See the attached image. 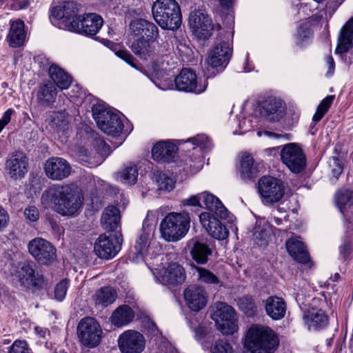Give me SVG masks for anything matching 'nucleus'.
<instances>
[{"label":"nucleus","mask_w":353,"mask_h":353,"mask_svg":"<svg viewBox=\"0 0 353 353\" xmlns=\"http://www.w3.org/2000/svg\"><path fill=\"white\" fill-rule=\"evenodd\" d=\"M83 201L82 193L74 184L57 186L53 190L52 201L60 214H74L82 206Z\"/></svg>","instance_id":"f257e3e1"},{"label":"nucleus","mask_w":353,"mask_h":353,"mask_svg":"<svg viewBox=\"0 0 353 353\" xmlns=\"http://www.w3.org/2000/svg\"><path fill=\"white\" fill-rule=\"evenodd\" d=\"M279 344V339L274 331L261 325H252L245 339V346L256 350L257 353H274Z\"/></svg>","instance_id":"f03ea898"},{"label":"nucleus","mask_w":353,"mask_h":353,"mask_svg":"<svg viewBox=\"0 0 353 353\" xmlns=\"http://www.w3.org/2000/svg\"><path fill=\"white\" fill-rule=\"evenodd\" d=\"M155 21L164 30H176L181 25V8L176 0H157L152 6Z\"/></svg>","instance_id":"7ed1b4c3"},{"label":"nucleus","mask_w":353,"mask_h":353,"mask_svg":"<svg viewBox=\"0 0 353 353\" xmlns=\"http://www.w3.org/2000/svg\"><path fill=\"white\" fill-rule=\"evenodd\" d=\"M92 112L98 127L104 133L114 137L121 133L123 123L120 115L108 108L103 102L97 100L92 106Z\"/></svg>","instance_id":"20e7f679"},{"label":"nucleus","mask_w":353,"mask_h":353,"mask_svg":"<svg viewBox=\"0 0 353 353\" xmlns=\"http://www.w3.org/2000/svg\"><path fill=\"white\" fill-rule=\"evenodd\" d=\"M188 213H168L160 224L162 237L167 241L175 242L182 239L190 228Z\"/></svg>","instance_id":"39448f33"},{"label":"nucleus","mask_w":353,"mask_h":353,"mask_svg":"<svg viewBox=\"0 0 353 353\" xmlns=\"http://www.w3.org/2000/svg\"><path fill=\"white\" fill-rule=\"evenodd\" d=\"M156 40L145 39V38L134 39L130 48L141 60L148 61L158 66H163L167 54Z\"/></svg>","instance_id":"423d86ee"},{"label":"nucleus","mask_w":353,"mask_h":353,"mask_svg":"<svg viewBox=\"0 0 353 353\" xmlns=\"http://www.w3.org/2000/svg\"><path fill=\"white\" fill-rule=\"evenodd\" d=\"M103 331L98 321L93 317L81 319L77 325V335L80 343L89 348L98 346Z\"/></svg>","instance_id":"0eeeda50"},{"label":"nucleus","mask_w":353,"mask_h":353,"mask_svg":"<svg viewBox=\"0 0 353 353\" xmlns=\"http://www.w3.org/2000/svg\"><path fill=\"white\" fill-rule=\"evenodd\" d=\"M211 317L223 334H233L238 330L235 310L225 303L214 304Z\"/></svg>","instance_id":"6e6552de"},{"label":"nucleus","mask_w":353,"mask_h":353,"mask_svg":"<svg viewBox=\"0 0 353 353\" xmlns=\"http://www.w3.org/2000/svg\"><path fill=\"white\" fill-rule=\"evenodd\" d=\"M17 274L21 285L28 289L40 290L48 285V281L37 271V265L33 261L21 263Z\"/></svg>","instance_id":"1a4fd4ad"},{"label":"nucleus","mask_w":353,"mask_h":353,"mask_svg":"<svg viewBox=\"0 0 353 353\" xmlns=\"http://www.w3.org/2000/svg\"><path fill=\"white\" fill-rule=\"evenodd\" d=\"M280 156L283 164L294 174L301 172L306 168V156L296 143L285 144L281 150Z\"/></svg>","instance_id":"9d476101"},{"label":"nucleus","mask_w":353,"mask_h":353,"mask_svg":"<svg viewBox=\"0 0 353 353\" xmlns=\"http://www.w3.org/2000/svg\"><path fill=\"white\" fill-rule=\"evenodd\" d=\"M257 108L261 117L271 122L284 118L287 110L285 103L275 96H268L259 100Z\"/></svg>","instance_id":"9b49d317"},{"label":"nucleus","mask_w":353,"mask_h":353,"mask_svg":"<svg viewBox=\"0 0 353 353\" xmlns=\"http://www.w3.org/2000/svg\"><path fill=\"white\" fill-rule=\"evenodd\" d=\"M232 54V49L228 42L222 41L216 45L208 54L206 63L208 71L210 69L212 76L222 72L228 64Z\"/></svg>","instance_id":"f8f14e48"},{"label":"nucleus","mask_w":353,"mask_h":353,"mask_svg":"<svg viewBox=\"0 0 353 353\" xmlns=\"http://www.w3.org/2000/svg\"><path fill=\"white\" fill-rule=\"evenodd\" d=\"M28 249L31 256L40 264L48 265L56 260V248L44 239H33L28 243Z\"/></svg>","instance_id":"ddd939ff"},{"label":"nucleus","mask_w":353,"mask_h":353,"mask_svg":"<svg viewBox=\"0 0 353 353\" xmlns=\"http://www.w3.org/2000/svg\"><path fill=\"white\" fill-rule=\"evenodd\" d=\"M103 24V18L96 13H88L79 16L68 26L71 31L87 37L95 36Z\"/></svg>","instance_id":"4468645a"},{"label":"nucleus","mask_w":353,"mask_h":353,"mask_svg":"<svg viewBox=\"0 0 353 353\" xmlns=\"http://www.w3.org/2000/svg\"><path fill=\"white\" fill-rule=\"evenodd\" d=\"M176 89L185 92L201 94L208 86V83L199 82L196 74L190 68H183L174 79Z\"/></svg>","instance_id":"2eb2a0df"},{"label":"nucleus","mask_w":353,"mask_h":353,"mask_svg":"<svg viewBox=\"0 0 353 353\" xmlns=\"http://www.w3.org/2000/svg\"><path fill=\"white\" fill-rule=\"evenodd\" d=\"M259 192L263 202L272 204L279 201L284 195V187L279 179L272 176H263L259 181Z\"/></svg>","instance_id":"dca6fc26"},{"label":"nucleus","mask_w":353,"mask_h":353,"mask_svg":"<svg viewBox=\"0 0 353 353\" xmlns=\"http://www.w3.org/2000/svg\"><path fill=\"white\" fill-rule=\"evenodd\" d=\"M121 242L122 235L121 233L110 234L108 236L103 234L97 239L94 250L99 257L109 259L119 252Z\"/></svg>","instance_id":"f3484780"},{"label":"nucleus","mask_w":353,"mask_h":353,"mask_svg":"<svg viewBox=\"0 0 353 353\" xmlns=\"http://www.w3.org/2000/svg\"><path fill=\"white\" fill-rule=\"evenodd\" d=\"M188 23L194 34L200 39H208L212 34L214 26L212 19L200 10L190 12Z\"/></svg>","instance_id":"a211bd4d"},{"label":"nucleus","mask_w":353,"mask_h":353,"mask_svg":"<svg viewBox=\"0 0 353 353\" xmlns=\"http://www.w3.org/2000/svg\"><path fill=\"white\" fill-rule=\"evenodd\" d=\"M145 345L143 335L132 330L125 331L118 339V345L121 353H141Z\"/></svg>","instance_id":"6ab92c4d"},{"label":"nucleus","mask_w":353,"mask_h":353,"mask_svg":"<svg viewBox=\"0 0 353 353\" xmlns=\"http://www.w3.org/2000/svg\"><path fill=\"white\" fill-rule=\"evenodd\" d=\"M46 176L53 181H61L68 177L72 171L70 163L61 157L48 159L44 166Z\"/></svg>","instance_id":"aec40b11"},{"label":"nucleus","mask_w":353,"mask_h":353,"mask_svg":"<svg viewBox=\"0 0 353 353\" xmlns=\"http://www.w3.org/2000/svg\"><path fill=\"white\" fill-rule=\"evenodd\" d=\"M28 161L23 152H15L6 161V169L14 179L23 178L28 172Z\"/></svg>","instance_id":"412c9836"},{"label":"nucleus","mask_w":353,"mask_h":353,"mask_svg":"<svg viewBox=\"0 0 353 353\" xmlns=\"http://www.w3.org/2000/svg\"><path fill=\"white\" fill-rule=\"evenodd\" d=\"M157 278L163 285H178L185 281L186 273L182 265L171 263L166 268L159 271Z\"/></svg>","instance_id":"4be33fe9"},{"label":"nucleus","mask_w":353,"mask_h":353,"mask_svg":"<svg viewBox=\"0 0 353 353\" xmlns=\"http://www.w3.org/2000/svg\"><path fill=\"white\" fill-rule=\"evenodd\" d=\"M199 220L203 227L213 238L223 240L228 236L226 227L214 215L210 212H202L199 215Z\"/></svg>","instance_id":"5701e85b"},{"label":"nucleus","mask_w":353,"mask_h":353,"mask_svg":"<svg viewBox=\"0 0 353 353\" xmlns=\"http://www.w3.org/2000/svg\"><path fill=\"white\" fill-rule=\"evenodd\" d=\"M185 301L193 311H199L203 308L208 301V295L205 288L201 285H193L184 290Z\"/></svg>","instance_id":"b1692460"},{"label":"nucleus","mask_w":353,"mask_h":353,"mask_svg":"<svg viewBox=\"0 0 353 353\" xmlns=\"http://www.w3.org/2000/svg\"><path fill=\"white\" fill-rule=\"evenodd\" d=\"M130 29L134 39H157L159 37V29L152 22L143 19H137L130 24Z\"/></svg>","instance_id":"393cba45"},{"label":"nucleus","mask_w":353,"mask_h":353,"mask_svg":"<svg viewBox=\"0 0 353 353\" xmlns=\"http://www.w3.org/2000/svg\"><path fill=\"white\" fill-rule=\"evenodd\" d=\"M303 319L310 330H320L329 323L328 316L322 309L312 308L304 312Z\"/></svg>","instance_id":"a878e982"},{"label":"nucleus","mask_w":353,"mask_h":353,"mask_svg":"<svg viewBox=\"0 0 353 353\" xmlns=\"http://www.w3.org/2000/svg\"><path fill=\"white\" fill-rule=\"evenodd\" d=\"M177 150L178 148L175 144L161 141L153 146L152 157L157 162L170 163L173 161Z\"/></svg>","instance_id":"bb28decb"},{"label":"nucleus","mask_w":353,"mask_h":353,"mask_svg":"<svg viewBox=\"0 0 353 353\" xmlns=\"http://www.w3.org/2000/svg\"><path fill=\"white\" fill-rule=\"evenodd\" d=\"M285 247L289 255L296 261L305 264L310 261L309 253L299 236H291L286 241Z\"/></svg>","instance_id":"cd10ccee"},{"label":"nucleus","mask_w":353,"mask_h":353,"mask_svg":"<svg viewBox=\"0 0 353 353\" xmlns=\"http://www.w3.org/2000/svg\"><path fill=\"white\" fill-rule=\"evenodd\" d=\"M79 5L73 1H68L63 3V5L53 7L51 11V16L57 19H63L70 25V22L79 18Z\"/></svg>","instance_id":"c85d7f7f"},{"label":"nucleus","mask_w":353,"mask_h":353,"mask_svg":"<svg viewBox=\"0 0 353 353\" xmlns=\"http://www.w3.org/2000/svg\"><path fill=\"white\" fill-rule=\"evenodd\" d=\"M238 171L243 181H250L257 177L258 167L251 154L248 153L242 154Z\"/></svg>","instance_id":"c756f323"},{"label":"nucleus","mask_w":353,"mask_h":353,"mask_svg":"<svg viewBox=\"0 0 353 353\" xmlns=\"http://www.w3.org/2000/svg\"><path fill=\"white\" fill-rule=\"evenodd\" d=\"M352 47L353 18H351L345 23L340 31L336 52L345 53L347 52Z\"/></svg>","instance_id":"7c9ffc66"},{"label":"nucleus","mask_w":353,"mask_h":353,"mask_svg":"<svg viewBox=\"0 0 353 353\" xmlns=\"http://www.w3.org/2000/svg\"><path fill=\"white\" fill-rule=\"evenodd\" d=\"M26 37L24 22L21 20L12 21L7 36L9 46L12 48H18L23 45Z\"/></svg>","instance_id":"2f4dec72"},{"label":"nucleus","mask_w":353,"mask_h":353,"mask_svg":"<svg viewBox=\"0 0 353 353\" xmlns=\"http://www.w3.org/2000/svg\"><path fill=\"white\" fill-rule=\"evenodd\" d=\"M265 308L270 317L274 320H279L285 314L286 304L283 299L272 296L268 297L265 301Z\"/></svg>","instance_id":"473e14b6"},{"label":"nucleus","mask_w":353,"mask_h":353,"mask_svg":"<svg viewBox=\"0 0 353 353\" xmlns=\"http://www.w3.org/2000/svg\"><path fill=\"white\" fill-rule=\"evenodd\" d=\"M201 198L207 209L216 214L221 219H226L228 217V210L216 196L205 192L201 193Z\"/></svg>","instance_id":"72a5a7b5"},{"label":"nucleus","mask_w":353,"mask_h":353,"mask_svg":"<svg viewBox=\"0 0 353 353\" xmlns=\"http://www.w3.org/2000/svg\"><path fill=\"white\" fill-rule=\"evenodd\" d=\"M190 248V254L192 259L199 264H205L208 257L212 254V250L208 245L192 239L188 244Z\"/></svg>","instance_id":"f704fd0d"},{"label":"nucleus","mask_w":353,"mask_h":353,"mask_svg":"<svg viewBox=\"0 0 353 353\" xmlns=\"http://www.w3.org/2000/svg\"><path fill=\"white\" fill-rule=\"evenodd\" d=\"M120 218L119 210L114 206H109L103 211L101 222L105 230L112 232L119 226Z\"/></svg>","instance_id":"c9c22d12"},{"label":"nucleus","mask_w":353,"mask_h":353,"mask_svg":"<svg viewBox=\"0 0 353 353\" xmlns=\"http://www.w3.org/2000/svg\"><path fill=\"white\" fill-rule=\"evenodd\" d=\"M134 317L132 309L127 305L117 307L111 316L112 323L119 327L128 325Z\"/></svg>","instance_id":"e433bc0d"},{"label":"nucleus","mask_w":353,"mask_h":353,"mask_svg":"<svg viewBox=\"0 0 353 353\" xmlns=\"http://www.w3.org/2000/svg\"><path fill=\"white\" fill-rule=\"evenodd\" d=\"M49 75L54 84L62 90L68 88L72 83L70 75L55 64L50 65Z\"/></svg>","instance_id":"4c0bfd02"},{"label":"nucleus","mask_w":353,"mask_h":353,"mask_svg":"<svg viewBox=\"0 0 353 353\" xmlns=\"http://www.w3.org/2000/svg\"><path fill=\"white\" fill-rule=\"evenodd\" d=\"M117 296V292L110 287L101 288L93 295L95 305L107 307L111 305Z\"/></svg>","instance_id":"58836bf2"},{"label":"nucleus","mask_w":353,"mask_h":353,"mask_svg":"<svg viewBox=\"0 0 353 353\" xmlns=\"http://www.w3.org/2000/svg\"><path fill=\"white\" fill-rule=\"evenodd\" d=\"M152 234V227L151 225H146V223L144 221L142 232L137 240L134 246L135 250L139 254L143 255L147 252Z\"/></svg>","instance_id":"ea45409f"},{"label":"nucleus","mask_w":353,"mask_h":353,"mask_svg":"<svg viewBox=\"0 0 353 353\" xmlns=\"http://www.w3.org/2000/svg\"><path fill=\"white\" fill-rule=\"evenodd\" d=\"M335 201L340 212L345 216V211L353 205V192L347 189L339 190Z\"/></svg>","instance_id":"a19ab883"},{"label":"nucleus","mask_w":353,"mask_h":353,"mask_svg":"<svg viewBox=\"0 0 353 353\" xmlns=\"http://www.w3.org/2000/svg\"><path fill=\"white\" fill-rule=\"evenodd\" d=\"M153 180L155 181L157 190L159 192H170L175 185V181L172 177L159 171L154 172Z\"/></svg>","instance_id":"79ce46f5"},{"label":"nucleus","mask_w":353,"mask_h":353,"mask_svg":"<svg viewBox=\"0 0 353 353\" xmlns=\"http://www.w3.org/2000/svg\"><path fill=\"white\" fill-rule=\"evenodd\" d=\"M57 96V90L52 84H44L41 86L37 97L40 102L45 105H48L54 101Z\"/></svg>","instance_id":"37998d69"},{"label":"nucleus","mask_w":353,"mask_h":353,"mask_svg":"<svg viewBox=\"0 0 353 353\" xmlns=\"http://www.w3.org/2000/svg\"><path fill=\"white\" fill-rule=\"evenodd\" d=\"M69 115L65 111L54 112L50 116V125L57 131H65L69 123Z\"/></svg>","instance_id":"c03bdc74"},{"label":"nucleus","mask_w":353,"mask_h":353,"mask_svg":"<svg viewBox=\"0 0 353 353\" xmlns=\"http://www.w3.org/2000/svg\"><path fill=\"white\" fill-rule=\"evenodd\" d=\"M194 268L199 282L208 285H217L220 283L219 279L208 269L196 265Z\"/></svg>","instance_id":"a18cd8bd"},{"label":"nucleus","mask_w":353,"mask_h":353,"mask_svg":"<svg viewBox=\"0 0 353 353\" xmlns=\"http://www.w3.org/2000/svg\"><path fill=\"white\" fill-rule=\"evenodd\" d=\"M239 308L248 317L254 316L257 313V307L253 298L250 296H244L239 299Z\"/></svg>","instance_id":"49530a36"},{"label":"nucleus","mask_w":353,"mask_h":353,"mask_svg":"<svg viewBox=\"0 0 353 353\" xmlns=\"http://www.w3.org/2000/svg\"><path fill=\"white\" fill-rule=\"evenodd\" d=\"M121 181L126 184H134L138 176V169L135 165L130 164L118 173Z\"/></svg>","instance_id":"de8ad7c7"},{"label":"nucleus","mask_w":353,"mask_h":353,"mask_svg":"<svg viewBox=\"0 0 353 353\" xmlns=\"http://www.w3.org/2000/svg\"><path fill=\"white\" fill-rule=\"evenodd\" d=\"M210 353H234V350L226 339H219L213 341L210 347Z\"/></svg>","instance_id":"09e8293b"},{"label":"nucleus","mask_w":353,"mask_h":353,"mask_svg":"<svg viewBox=\"0 0 353 353\" xmlns=\"http://www.w3.org/2000/svg\"><path fill=\"white\" fill-rule=\"evenodd\" d=\"M334 99V95H329L323 99L317 107L316 111L313 116L312 120L318 122L321 120L323 116L327 113Z\"/></svg>","instance_id":"8fccbe9b"},{"label":"nucleus","mask_w":353,"mask_h":353,"mask_svg":"<svg viewBox=\"0 0 353 353\" xmlns=\"http://www.w3.org/2000/svg\"><path fill=\"white\" fill-rule=\"evenodd\" d=\"M188 141L192 142V145H194L193 147L194 150L199 148L201 150L208 152L212 148L211 141L205 134H198L196 137L188 139Z\"/></svg>","instance_id":"3c124183"},{"label":"nucleus","mask_w":353,"mask_h":353,"mask_svg":"<svg viewBox=\"0 0 353 353\" xmlns=\"http://www.w3.org/2000/svg\"><path fill=\"white\" fill-rule=\"evenodd\" d=\"M70 281L67 279L60 281L54 288V299L58 301H62L66 295L69 288Z\"/></svg>","instance_id":"603ef678"},{"label":"nucleus","mask_w":353,"mask_h":353,"mask_svg":"<svg viewBox=\"0 0 353 353\" xmlns=\"http://www.w3.org/2000/svg\"><path fill=\"white\" fill-rule=\"evenodd\" d=\"M8 353H30V349L25 340H16L9 348Z\"/></svg>","instance_id":"864d4df0"},{"label":"nucleus","mask_w":353,"mask_h":353,"mask_svg":"<svg viewBox=\"0 0 353 353\" xmlns=\"http://www.w3.org/2000/svg\"><path fill=\"white\" fill-rule=\"evenodd\" d=\"M339 259L341 261H346L350 259L352 252V243L349 240H344L339 248Z\"/></svg>","instance_id":"5fc2aeb1"},{"label":"nucleus","mask_w":353,"mask_h":353,"mask_svg":"<svg viewBox=\"0 0 353 353\" xmlns=\"http://www.w3.org/2000/svg\"><path fill=\"white\" fill-rule=\"evenodd\" d=\"M115 54L120 58L121 59L125 61L127 63L130 65L132 67L134 68L135 69H138L137 65L134 63L136 61V59L134 57V56L127 50H116Z\"/></svg>","instance_id":"6e6d98bb"},{"label":"nucleus","mask_w":353,"mask_h":353,"mask_svg":"<svg viewBox=\"0 0 353 353\" xmlns=\"http://www.w3.org/2000/svg\"><path fill=\"white\" fill-rule=\"evenodd\" d=\"M23 214L26 219L30 221L35 222L39 218V212L38 209L34 206H28L24 210Z\"/></svg>","instance_id":"4d7b16f0"},{"label":"nucleus","mask_w":353,"mask_h":353,"mask_svg":"<svg viewBox=\"0 0 353 353\" xmlns=\"http://www.w3.org/2000/svg\"><path fill=\"white\" fill-rule=\"evenodd\" d=\"M203 165V159L200 155L195 156L189 159V167L192 172H198Z\"/></svg>","instance_id":"13d9d810"},{"label":"nucleus","mask_w":353,"mask_h":353,"mask_svg":"<svg viewBox=\"0 0 353 353\" xmlns=\"http://www.w3.org/2000/svg\"><path fill=\"white\" fill-rule=\"evenodd\" d=\"M10 216L8 212L0 205V232L3 231L9 224Z\"/></svg>","instance_id":"bf43d9fd"},{"label":"nucleus","mask_w":353,"mask_h":353,"mask_svg":"<svg viewBox=\"0 0 353 353\" xmlns=\"http://www.w3.org/2000/svg\"><path fill=\"white\" fill-rule=\"evenodd\" d=\"M14 112V110L12 108H8L3 113L2 118L0 119V133L5 128V126L10 123L11 120V117Z\"/></svg>","instance_id":"052dcab7"},{"label":"nucleus","mask_w":353,"mask_h":353,"mask_svg":"<svg viewBox=\"0 0 353 353\" xmlns=\"http://www.w3.org/2000/svg\"><path fill=\"white\" fill-rule=\"evenodd\" d=\"M201 199V194L199 195H193L188 199H183L182 201V204L183 205L200 206V200Z\"/></svg>","instance_id":"680f3d73"},{"label":"nucleus","mask_w":353,"mask_h":353,"mask_svg":"<svg viewBox=\"0 0 353 353\" xmlns=\"http://www.w3.org/2000/svg\"><path fill=\"white\" fill-rule=\"evenodd\" d=\"M334 163V168L332 170V173L333 174V176L338 179L339 176L343 172V165L340 162L339 159L336 157L333 158Z\"/></svg>","instance_id":"e2e57ef3"},{"label":"nucleus","mask_w":353,"mask_h":353,"mask_svg":"<svg viewBox=\"0 0 353 353\" xmlns=\"http://www.w3.org/2000/svg\"><path fill=\"white\" fill-rule=\"evenodd\" d=\"M95 143L99 147V150L101 154H107L109 152L110 146L101 139H95Z\"/></svg>","instance_id":"0e129e2a"},{"label":"nucleus","mask_w":353,"mask_h":353,"mask_svg":"<svg viewBox=\"0 0 353 353\" xmlns=\"http://www.w3.org/2000/svg\"><path fill=\"white\" fill-rule=\"evenodd\" d=\"M326 64L328 66V70L327 72V76H332L334 73L335 63L332 56H327L325 57Z\"/></svg>","instance_id":"69168bd1"},{"label":"nucleus","mask_w":353,"mask_h":353,"mask_svg":"<svg viewBox=\"0 0 353 353\" xmlns=\"http://www.w3.org/2000/svg\"><path fill=\"white\" fill-rule=\"evenodd\" d=\"M309 32L306 25H301L299 27L296 32V37L300 41L303 40L304 38L307 37Z\"/></svg>","instance_id":"338daca9"},{"label":"nucleus","mask_w":353,"mask_h":353,"mask_svg":"<svg viewBox=\"0 0 353 353\" xmlns=\"http://www.w3.org/2000/svg\"><path fill=\"white\" fill-rule=\"evenodd\" d=\"M264 134L270 138L280 139L283 138L285 140H290V135L289 134H278L270 131H265Z\"/></svg>","instance_id":"774afa93"}]
</instances>
